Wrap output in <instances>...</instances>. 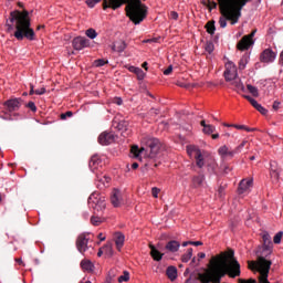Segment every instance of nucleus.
I'll list each match as a JSON object with an SVG mask.
<instances>
[{
	"mask_svg": "<svg viewBox=\"0 0 283 283\" xmlns=\"http://www.w3.org/2000/svg\"><path fill=\"white\" fill-rule=\"evenodd\" d=\"M244 145H247V140H243L238 147H235L234 151H237V154H241L242 149H244Z\"/></svg>",
	"mask_w": 283,
	"mask_h": 283,
	"instance_id": "864d4df0",
	"label": "nucleus"
},
{
	"mask_svg": "<svg viewBox=\"0 0 283 283\" xmlns=\"http://www.w3.org/2000/svg\"><path fill=\"white\" fill-rule=\"evenodd\" d=\"M4 106L9 112H19L21 109V98H12L4 102Z\"/></svg>",
	"mask_w": 283,
	"mask_h": 283,
	"instance_id": "2eb2a0df",
	"label": "nucleus"
},
{
	"mask_svg": "<svg viewBox=\"0 0 283 283\" xmlns=\"http://www.w3.org/2000/svg\"><path fill=\"white\" fill-rule=\"evenodd\" d=\"M233 127L235 128V129H247V126L245 125H233Z\"/></svg>",
	"mask_w": 283,
	"mask_h": 283,
	"instance_id": "774afa93",
	"label": "nucleus"
},
{
	"mask_svg": "<svg viewBox=\"0 0 283 283\" xmlns=\"http://www.w3.org/2000/svg\"><path fill=\"white\" fill-rule=\"evenodd\" d=\"M271 264L273 262L269 259H264V256H259L258 262H252L249 264V269L253 271V269H256V271L260 273L259 276V283H271L269 282V272L271 271ZM239 283H258L255 279H239Z\"/></svg>",
	"mask_w": 283,
	"mask_h": 283,
	"instance_id": "39448f33",
	"label": "nucleus"
},
{
	"mask_svg": "<svg viewBox=\"0 0 283 283\" xmlns=\"http://www.w3.org/2000/svg\"><path fill=\"white\" fill-rule=\"evenodd\" d=\"M81 269L84 270L86 273H94V263L90 260H82L81 261Z\"/></svg>",
	"mask_w": 283,
	"mask_h": 283,
	"instance_id": "b1692460",
	"label": "nucleus"
},
{
	"mask_svg": "<svg viewBox=\"0 0 283 283\" xmlns=\"http://www.w3.org/2000/svg\"><path fill=\"white\" fill-rule=\"evenodd\" d=\"M272 107L275 112H277V109H280V102L275 101Z\"/></svg>",
	"mask_w": 283,
	"mask_h": 283,
	"instance_id": "338daca9",
	"label": "nucleus"
},
{
	"mask_svg": "<svg viewBox=\"0 0 283 283\" xmlns=\"http://www.w3.org/2000/svg\"><path fill=\"white\" fill-rule=\"evenodd\" d=\"M166 275L170 282H174L178 279V269L174 265L168 266L166 270Z\"/></svg>",
	"mask_w": 283,
	"mask_h": 283,
	"instance_id": "5701e85b",
	"label": "nucleus"
},
{
	"mask_svg": "<svg viewBox=\"0 0 283 283\" xmlns=\"http://www.w3.org/2000/svg\"><path fill=\"white\" fill-rule=\"evenodd\" d=\"M27 107H29V109H31V112H36V104H34V102H29L27 104Z\"/></svg>",
	"mask_w": 283,
	"mask_h": 283,
	"instance_id": "5fc2aeb1",
	"label": "nucleus"
},
{
	"mask_svg": "<svg viewBox=\"0 0 283 283\" xmlns=\"http://www.w3.org/2000/svg\"><path fill=\"white\" fill-rule=\"evenodd\" d=\"M203 6L211 10H216L218 8V3L216 1L208 0V2H203Z\"/></svg>",
	"mask_w": 283,
	"mask_h": 283,
	"instance_id": "37998d69",
	"label": "nucleus"
},
{
	"mask_svg": "<svg viewBox=\"0 0 283 283\" xmlns=\"http://www.w3.org/2000/svg\"><path fill=\"white\" fill-rule=\"evenodd\" d=\"M112 179L107 175H97L96 187L97 189H107Z\"/></svg>",
	"mask_w": 283,
	"mask_h": 283,
	"instance_id": "a211bd4d",
	"label": "nucleus"
},
{
	"mask_svg": "<svg viewBox=\"0 0 283 283\" xmlns=\"http://www.w3.org/2000/svg\"><path fill=\"white\" fill-rule=\"evenodd\" d=\"M206 167H207V171H208V174H210V176H216V174H218V161H216V158H213V157L207 158Z\"/></svg>",
	"mask_w": 283,
	"mask_h": 283,
	"instance_id": "f3484780",
	"label": "nucleus"
},
{
	"mask_svg": "<svg viewBox=\"0 0 283 283\" xmlns=\"http://www.w3.org/2000/svg\"><path fill=\"white\" fill-rule=\"evenodd\" d=\"M143 145L142 148L138 146H133L130 149V154H133L134 158H139L143 154H146L150 160H156L158 156H160V139L154 137H144L142 139Z\"/></svg>",
	"mask_w": 283,
	"mask_h": 283,
	"instance_id": "20e7f679",
	"label": "nucleus"
},
{
	"mask_svg": "<svg viewBox=\"0 0 283 283\" xmlns=\"http://www.w3.org/2000/svg\"><path fill=\"white\" fill-rule=\"evenodd\" d=\"M192 247H202V241H190Z\"/></svg>",
	"mask_w": 283,
	"mask_h": 283,
	"instance_id": "0e129e2a",
	"label": "nucleus"
},
{
	"mask_svg": "<svg viewBox=\"0 0 283 283\" xmlns=\"http://www.w3.org/2000/svg\"><path fill=\"white\" fill-rule=\"evenodd\" d=\"M218 154L221 158L224 159V158H233V156H235V154L238 153L235 151V149L230 150L227 145H223L218 149Z\"/></svg>",
	"mask_w": 283,
	"mask_h": 283,
	"instance_id": "6ab92c4d",
	"label": "nucleus"
},
{
	"mask_svg": "<svg viewBox=\"0 0 283 283\" xmlns=\"http://www.w3.org/2000/svg\"><path fill=\"white\" fill-rule=\"evenodd\" d=\"M198 151H202V150H200V148L193 145L187 146V154L189 156H198Z\"/></svg>",
	"mask_w": 283,
	"mask_h": 283,
	"instance_id": "f704fd0d",
	"label": "nucleus"
},
{
	"mask_svg": "<svg viewBox=\"0 0 283 283\" xmlns=\"http://www.w3.org/2000/svg\"><path fill=\"white\" fill-rule=\"evenodd\" d=\"M107 63H109L108 61H105L103 59H99V60H95L94 61V65L95 67H103V65H107Z\"/></svg>",
	"mask_w": 283,
	"mask_h": 283,
	"instance_id": "09e8293b",
	"label": "nucleus"
},
{
	"mask_svg": "<svg viewBox=\"0 0 283 283\" xmlns=\"http://www.w3.org/2000/svg\"><path fill=\"white\" fill-rule=\"evenodd\" d=\"M232 85H233L234 92H238V94L245 91L244 84L240 80H235L234 82H232Z\"/></svg>",
	"mask_w": 283,
	"mask_h": 283,
	"instance_id": "2f4dec72",
	"label": "nucleus"
},
{
	"mask_svg": "<svg viewBox=\"0 0 283 283\" xmlns=\"http://www.w3.org/2000/svg\"><path fill=\"white\" fill-rule=\"evenodd\" d=\"M223 75L227 82L235 81L238 78V66L233 62H228Z\"/></svg>",
	"mask_w": 283,
	"mask_h": 283,
	"instance_id": "9d476101",
	"label": "nucleus"
},
{
	"mask_svg": "<svg viewBox=\"0 0 283 283\" xmlns=\"http://www.w3.org/2000/svg\"><path fill=\"white\" fill-rule=\"evenodd\" d=\"M33 94H36V90H34V84H30L29 95L32 96Z\"/></svg>",
	"mask_w": 283,
	"mask_h": 283,
	"instance_id": "e2e57ef3",
	"label": "nucleus"
},
{
	"mask_svg": "<svg viewBox=\"0 0 283 283\" xmlns=\"http://www.w3.org/2000/svg\"><path fill=\"white\" fill-rule=\"evenodd\" d=\"M115 244L118 251H120V249H123V244H125V234L117 232L115 234Z\"/></svg>",
	"mask_w": 283,
	"mask_h": 283,
	"instance_id": "c85d7f7f",
	"label": "nucleus"
},
{
	"mask_svg": "<svg viewBox=\"0 0 283 283\" xmlns=\"http://www.w3.org/2000/svg\"><path fill=\"white\" fill-rule=\"evenodd\" d=\"M88 205L94 209V211H103L107 203L105 202V197L98 192H93L88 197Z\"/></svg>",
	"mask_w": 283,
	"mask_h": 283,
	"instance_id": "0eeeda50",
	"label": "nucleus"
},
{
	"mask_svg": "<svg viewBox=\"0 0 283 283\" xmlns=\"http://www.w3.org/2000/svg\"><path fill=\"white\" fill-rule=\"evenodd\" d=\"M203 182H205V175H199L192 178V185L195 187H201Z\"/></svg>",
	"mask_w": 283,
	"mask_h": 283,
	"instance_id": "72a5a7b5",
	"label": "nucleus"
},
{
	"mask_svg": "<svg viewBox=\"0 0 283 283\" xmlns=\"http://www.w3.org/2000/svg\"><path fill=\"white\" fill-rule=\"evenodd\" d=\"M45 92H46L45 87L35 90L36 96H43V94H45Z\"/></svg>",
	"mask_w": 283,
	"mask_h": 283,
	"instance_id": "6e6d98bb",
	"label": "nucleus"
},
{
	"mask_svg": "<svg viewBox=\"0 0 283 283\" xmlns=\"http://www.w3.org/2000/svg\"><path fill=\"white\" fill-rule=\"evenodd\" d=\"M248 91L250 92V94H252V96H254L255 98H258V96H260V92L258 91V87L248 84Z\"/></svg>",
	"mask_w": 283,
	"mask_h": 283,
	"instance_id": "4c0bfd02",
	"label": "nucleus"
},
{
	"mask_svg": "<svg viewBox=\"0 0 283 283\" xmlns=\"http://www.w3.org/2000/svg\"><path fill=\"white\" fill-rule=\"evenodd\" d=\"M196 165L199 169H202L207 161H205V156L202 155V150H197V155H195Z\"/></svg>",
	"mask_w": 283,
	"mask_h": 283,
	"instance_id": "bb28decb",
	"label": "nucleus"
},
{
	"mask_svg": "<svg viewBox=\"0 0 283 283\" xmlns=\"http://www.w3.org/2000/svg\"><path fill=\"white\" fill-rule=\"evenodd\" d=\"M171 72H174V66H172V65H169V66L167 67V70L164 71V74H165V76H169V74H170Z\"/></svg>",
	"mask_w": 283,
	"mask_h": 283,
	"instance_id": "bf43d9fd",
	"label": "nucleus"
},
{
	"mask_svg": "<svg viewBox=\"0 0 283 283\" xmlns=\"http://www.w3.org/2000/svg\"><path fill=\"white\" fill-rule=\"evenodd\" d=\"M170 19H172L174 21H178V12L171 11L170 12Z\"/></svg>",
	"mask_w": 283,
	"mask_h": 283,
	"instance_id": "052dcab7",
	"label": "nucleus"
},
{
	"mask_svg": "<svg viewBox=\"0 0 283 283\" xmlns=\"http://www.w3.org/2000/svg\"><path fill=\"white\" fill-rule=\"evenodd\" d=\"M253 36H255V30L252 31L250 34L244 35L237 44L238 50H240L241 52H244V50H249V48H251V45H253V43H255L253 41Z\"/></svg>",
	"mask_w": 283,
	"mask_h": 283,
	"instance_id": "1a4fd4ad",
	"label": "nucleus"
},
{
	"mask_svg": "<svg viewBox=\"0 0 283 283\" xmlns=\"http://www.w3.org/2000/svg\"><path fill=\"white\" fill-rule=\"evenodd\" d=\"M217 264H218V255L211 258L208 269L206 270L205 273L198 274V280L201 283H213V277L216 276Z\"/></svg>",
	"mask_w": 283,
	"mask_h": 283,
	"instance_id": "423d86ee",
	"label": "nucleus"
},
{
	"mask_svg": "<svg viewBox=\"0 0 283 283\" xmlns=\"http://www.w3.org/2000/svg\"><path fill=\"white\" fill-rule=\"evenodd\" d=\"M116 140V136L112 132H104L98 136L99 145H112Z\"/></svg>",
	"mask_w": 283,
	"mask_h": 283,
	"instance_id": "f8f14e48",
	"label": "nucleus"
},
{
	"mask_svg": "<svg viewBox=\"0 0 283 283\" xmlns=\"http://www.w3.org/2000/svg\"><path fill=\"white\" fill-rule=\"evenodd\" d=\"M250 59L251 57L249 56V53H244L239 61V70H245L247 65L249 64Z\"/></svg>",
	"mask_w": 283,
	"mask_h": 283,
	"instance_id": "7c9ffc66",
	"label": "nucleus"
},
{
	"mask_svg": "<svg viewBox=\"0 0 283 283\" xmlns=\"http://www.w3.org/2000/svg\"><path fill=\"white\" fill-rule=\"evenodd\" d=\"M166 251H168L169 253H177V251H179L180 249V242L176 241V240H171L169 241L166 247H165Z\"/></svg>",
	"mask_w": 283,
	"mask_h": 283,
	"instance_id": "4be33fe9",
	"label": "nucleus"
},
{
	"mask_svg": "<svg viewBox=\"0 0 283 283\" xmlns=\"http://www.w3.org/2000/svg\"><path fill=\"white\" fill-rule=\"evenodd\" d=\"M111 202L113 207H119L123 205V192L119 189H113L111 193Z\"/></svg>",
	"mask_w": 283,
	"mask_h": 283,
	"instance_id": "dca6fc26",
	"label": "nucleus"
},
{
	"mask_svg": "<svg viewBox=\"0 0 283 283\" xmlns=\"http://www.w3.org/2000/svg\"><path fill=\"white\" fill-rule=\"evenodd\" d=\"M158 114H160V109H158V108H151L149 111L150 116H158Z\"/></svg>",
	"mask_w": 283,
	"mask_h": 283,
	"instance_id": "4d7b16f0",
	"label": "nucleus"
},
{
	"mask_svg": "<svg viewBox=\"0 0 283 283\" xmlns=\"http://www.w3.org/2000/svg\"><path fill=\"white\" fill-rule=\"evenodd\" d=\"M262 240H263V250L261 252V255L259 258H269L271 253H273V241H271V234L269 232H263L262 233Z\"/></svg>",
	"mask_w": 283,
	"mask_h": 283,
	"instance_id": "6e6552de",
	"label": "nucleus"
},
{
	"mask_svg": "<svg viewBox=\"0 0 283 283\" xmlns=\"http://www.w3.org/2000/svg\"><path fill=\"white\" fill-rule=\"evenodd\" d=\"M74 116V113L71 111H67L66 113L61 114V120H66L67 118H72Z\"/></svg>",
	"mask_w": 283,
	"mask_h": 283,
	"instance_id": "3c124183",
	"label": "nucleus"
},
{
	"mask_svg": "<svg viewBox=\"0 0 283 283\" xmlns=\"http://www.w3.org/2000/svg\"><path fill=\"white\" fill-rule=\"evenodd\" d=\"M280 171L281 170H274V171L270 172L272 182H280Z\"/></svg>",
	"mask_w": 283,
	"mask_h": 283,
	"instance_id": "a19ab883",
	"label": "nucleus"
},
{
	"mask_svg": "<svg viewBox=\"0 0 283 283\" xmlns=\"http://www.w3.org/2000/svg\"><path fill=\"white\" fill-rule=\"evenodd\" d=\"M124 3H127L126 14L135 25L145 21V17H147V6L140 0H104L103 8L104 10H107V8L118 10Z\"/></svg>",
	"mask_w": 283,
	"mask_h": 283,
	"instance_id": "f03ea898",
	"label": "nucleus"
},
{
	"mask_svg": "<svg viewBox=\"0 0 283 283\" xmlns=\"http://www.w3.org/2000/svg\"><path fill=\"white\" fill-rule=\"evenodd\" d=\"M90 242V239L85 234H80L76 239V249L81 253H85L87 251V244Z\"/></svg>",
	"mask_w": 283,
	"mask_h": 283,
	"instance_id": "ddd939ff",
	"label": "nucleus"
},
{
	"mask_svg": "<svg viewBox=\"0 0 283 283\" xmlns=\"http://www.w3.org/2000/svg\"><path fill=\"white\" fill-rule=\"evenodd\" d=\"M150 249V255L153 258V260H155V262H160V260H163V253H160V251H158V249H156L155 245H149Z\"/></svg>",
	"mask_w": 283,
	"mask_h": 283,
	"instance_id": "393cba45",
	"label": "nucleus"
},
{
	"mask_svg": "<svg viewBox=\"0 0 283 283\" xmlns=\"http://www.w3.org/2000/svg\"><path fill=\"white\" fill-rule=\"evenodd\" d=\"M280 171V167L277 166V161H270V172Z\"/></svg>",
	"mask_w": 283,
	"mask_h": 283,
	"instance_id": "8fccbe9b",
	"label": "nucleus"
},
{
	"mask_svg": "<svg viewBox=\"0 0 283 283\" xmlns=\"http://www.w3.org/2000/svg\"><path fill=\"white\" fill-rule=\"evenodd\" d=\"M276 57L277 54L273 52V50L265 49L260 55V61L261 63H273V61H275Z\"/></svg>",
	"mask_w": 283,
	"mask_h": 283,
	"instance_id": "9b49d317",
	"label": "nucleus"
},
{
	"mask_svg": "<svg viewBox=\"0 0 283 283\" xmlns=\"http://www.w3.org/2000/svg\"><path fill=\"white\" fill-rule=\"evenodd\" d=\"M86 3L88 6V8H94V6H96V3H98V2H96L95 0H87Z\"/></svg>",
	"mask_w": 283,
	"mask_h": 283,
	"instance_id": "680f3d73",
	"label": "nucleus"
},
{
	"mask_svg": "<svg viewBox=\"0 0 283 283\" xmlns=\"http://www.w3.org/2000/svg\"><path fill=\"white\" fill-rule=\"evenodd\" d=\"M86 36H88V39H96V36H98V33H96V30L94 29H87L85 32Z\"/></svg>",
	"mask_w": 283,
	"mask_h": 283,
	"instance_id": "79ce46f5",
	"label": "nucleus"
},
{
	"mask_svg": "<svg viewBox=\"0 0 283 283\" xmlns=\"http://www.w3.org/2000/svg\"><path fill=\"white\" fill-rule=\"evenodd\" d=\"M104 253L108 256L112 258V255H114V249L112 248V243H107L104 248H103Z\"/></svg>",
	"mask_w": 283,
	"mask_h": 283,
	"instance_id": "e433bc0d",
	"label": "nucleus"
},
{
	"mask_svg": "<svg viewBox=\"0 0 283 283\" xmlns=\"http://www.w3.org/2000/svg\"><path fill=\"white\" fill-rule=\"evenodd\" d=\"M103 220H101V218L98 217H91V223L93 224V227H98L99 224H102Z\"/></svg>",
	"mask_w": 283,
	"mask_h": 283,
	"instance_id": "de8ad7c7",
	"label": "nucleus"
},
{
	"mask_svg": "<svg viewBox=\"0 0 283 283\" xmlns=\"http://www.w3.org/2000/svg\"><path fill=\"white\" fill-rule=\"evenodd\" d=\"M158 193H160V189L154 187V188L151 189V195H153V197H154V198H158Z\"/></svg>",
	"mask_w": 283,
	"mask_h": 283,
	"instance_id": "13d9d810",
	"label": "nucleus"
},
{
	"mask_svg": "<svg viewBox=\"0 0 283 283\" xmlns=\"http://www.w3.org/2000/svg\"><path fill=\"white\" fill-rule=\"evenodd\" d=\"M114 277H116V273L114 272V270H111L104 283H113Z\"/></svg>",
	"mask_w": 283,
	"mask_h": 283,
	"instance_id": "c03bdc74",
	"label": "nucleus"
},
{
	"mask_svg": "<svg viewBox=\"0 0 283 283\" xmlns=\"http://www.w3.org/2000/svg\"><path fill=\"white\" fill-rule=\"evenodd\" d=\"M206 29L208 34H211V35L216 34V21L211 20L207 22Z\"/></svg>",
	"mask_w": 283,
	"mask_h": 283,
	"instance_id": "473e14b6",
	"label": "nucleus"
},
{
	"mask_svg": "<svg viewBox=\"0 0 283 283\" xmlns=\"http://www.w3.org/2000/svg\"><path fill=\"white\" fill-rule=\"evenodd\" d=\"M253 187V179H242L239 184V193H247Z\"/></svg>",
	"mask_w": 283,
	"mask_h": 283,
	"instance_id": "aec40b11",
	"label": "nucleus"
},
{
	"mask_svg": "<svg viewBox=\"0 0 283 283\" xmlns=\"http://www.w3.org/2000/svg\"><path fill=\"white\" fill-rule=\"evenodd\" d=\"M15 21V32L13 36L18 41H23V39H28L29 41H34L35 34L34 30L30 28V13L28 11H11L10 18L7 20V32H12L14 30V25H12Z\"/></svg>",
	"mask_w": 283,
	"mask_h": 283,
	"instance_id": "f257e3e1",
	"label": "nucleus"
},
{
	"mask_svg": "<svg viewBox=\"0 0 283 283\" xmlns=\"http://www.w3.org/2000/svg\"><path fill=\"white\" fill-rule=\"evenodd\" d=\"M128 71L133 72V74H136L138 81L145 80L146 74H145V71H143V69L136 67V66H129Z\"/></svg>",
	"mask_w": 283,
	"mask_h": 283,
	"instance_id": "a878e982",
	"label": "nucleus"
},
{
	"mask_svg": "<svg viewBox=\"0 0 283 283\" xmlns=\"http://www.w3.org/2000/svg\"><path fill=\"white\" fill-rule=\"evenodd\" d=\"M72 45L74 50L81 51V50H84V48L90 46V40L83 36H77L73 40Z\"/></svg>",
	"mask_w": 283,
	"mask_h": 283,
	"instance_id": "4468645a",
	"label": "nucleus"
},
{
	"mask_svg": "<svg viewBox=\"0 0 283 283\" xmlns=\"http://www.w3.org/2000/svg\"><path fill=\"white\" fill-rule=\"evenodd\" d=\"M205 50L208 52V54H212L213 50H216V45L213 44V42L208 41L205 44Z\"/></svg>",
	"mask_w": 283,
	"mask_h": 283,
	"instance_id": "58836bf2",
	"label": "nucleus"
},
{
	"mask_svg": "<svg viewBox=\"0 0 283 283\" xmlns=\"http://www.w3.org/2000/svg\"><path fill=\"white\" fill-rule=\"evenodd\" d=\"M126 49H127V43H125V41H118L112 46L113 52H119V53L125 52Z\"/></svg>",
	"mask_w": 283,
	"mask_h": 283,
	"instance_id": "c756f323",
	"label": "nucleus"
},
{
	"mask_svg": "<svg viewBox=\"0 0 283 283\" xmlns=\"http://www.w3.org/2000/svg\"><path fill=\"white\" fill-rule=\"evenodd\" d=\"M118 282L123 283V282H129V272L124 271V274L118 276Z\"/></svg>",
	"mask_w": 283,
	"mask_h": 283,
	"instance_id": "a18cd8bd",
	"label": "nucleus"
},
{
	"mask_svg": "<svg viewBox=\"0 0 283 283\" xmlns=\"http://www.w3.org/2000/svg\"><path fill=\"white\" fill-rule=\"evenodd\" d=\"M255 109L260 112V114H262L263 116H266V114H269V111L264 108L262 104H259Z\"/></svg>",
	"mask_w": 283,
	"mask_h": 283,
	"instance_id": "603ef678",
	"label": "nucleus"
},
{
	"mask_svg": "<svg viewBox=\"0 0 283 283\" xmlns=\"http://www.w3.org/2000/svg\"><path fill=\"white\" fill-rule=\"evenodd\" d=\"M129 123L125 122V120H122L117 124V129L119 132H127V127H128Z\"/></svg>",
	"mask_w": 283,
	"mask_h": 283,
	"instance_id": "ea45409f",
	"label": "nucleus"
},
{
	"mask_svg": "<svg viewBox=\"0 0 283 283\" xmlns=\"http://www.w3.org/2000/svg\"><path fill=\"white\" fill-rule=\"evenodd\" d=\"M191 258H193V249L189 248L187 250V253H185L182 256H181V262H189V260H191Z\"/></svg>",
	"mask_w": 283,
	"mask_h": 283,
	"instance_id": "c9c22d12",
	"label": "nucleus"
},
{
	"mask_svg": "<svg viewBox=\"0 0 283 283\" xmlns=\"http://www.w3.org/2000/svg\"><path fill=\"white\" fill-rule=\"evenodd\" d=\"M101 164H102L101 157L95 155V156L91 157V160L88 163V167H90L91 171H93V174H94V172L97 171L98 167H101Z\"/></svg>",
	"mask_w": 283,
	"mask_h": 283,
	"instance_id": "412c9836",
	"label": "nucleus"
},
{
	"mask_svg": "<svg viewBox=\"0 0 283 283\" xmlns=\"http://www.w3.org/2000/svg\"><path fill=\"white\" fill-rule=\"evenodd\" d=\"M250 104L252 105V107H254V109H256V107L260 105V103H258L255 98L251 99Z\"/></svg>",
	"mask_w": 283,
	"mask_h": 283,
	"instance_id": "69168bd1",
	"label": "nucleus"
},
{
	"mask_svg": "<svg viewBox=\"0 0 283 283\" xmlns=\"http://www.w3.org/2000/svg\"><path fill=\"white\" fill-rule=\"evenodd\" d=\"M253 0H218L221 17L219 18L220 28H227V21L235 25L242 17V8Z\"/></svg>",
	"mask_w": 283,
	"mask_h": 283,
	"instance_id": "7ed1b4c3",
	"label": "nucleus"
},
{
	"mask_svg": "<svg viewBox=\"0 0 283 283\" xmlns=\"http://www.w3.org/2000/svg\"><path fill=\"white\" fill-rule=\"evenodd\" d=\"M200 125L201 127H203L202 129L203 134H207L208 136H210V134H213V132H216V126L207 124L206 120H201Z\"/></svg>",
	"mask_w": 283,
	"mask_h": 283,
	"instance_id": "cd10ccee",
	"label": "nucleus"
},
{
	"mask_svg": "<svg viewBox=\"0 0 283 283\" xmlns=\"http://www.w3.org/2000/svg\"><path fill=\"white\" fill-rule=\"evenodd\" d=\"M282 237H283V231H279L274 238H273V242L274 244H280L282 242Z\"/></svg>",
	"mask_w": 283,
	"mask_h": 283,
	"instance_id": "49530a36",
	"label": "nucleus"
}]
</instances>
